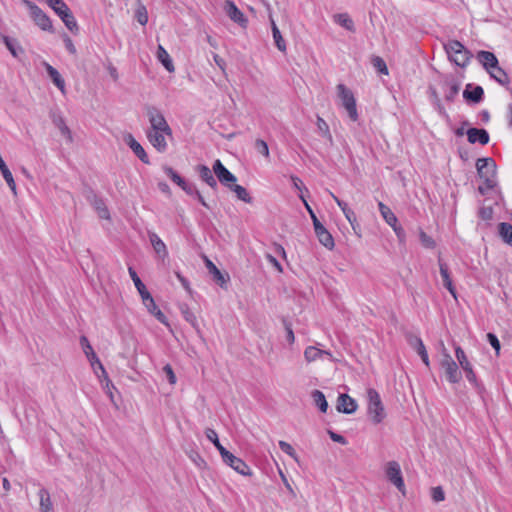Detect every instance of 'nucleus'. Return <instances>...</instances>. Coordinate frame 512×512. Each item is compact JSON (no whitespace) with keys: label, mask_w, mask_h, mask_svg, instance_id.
I'll list each match as a JSON object with an SVG mask.
<instances>
[{"label":"nucleus","mask_w":512,"mask_h":512,"mask_svg":"<svg viewBox=\"0 0 512 512\" xmlns=\"http://www.w3.org/2000/svg\"><path fill=\"white\" fill-rule=\"evenodd\" d=\"M142 302L152 315L158 309L151 294H145L144 298H142Z\"/></svg>","instance_id":"603ef678"},{"label":"nucleus","mask_w":512,"mask_h":512,"mask_svg":"<svg viewBox=\"0 0 512 512\" xmlns=\"http://www.w3.org/2000/svg\"><path fill=\"white\" fill-rule=\"evenodd\" d=\"M372 64L377 69V71L381 74L387 75L388 74V68L385 63V61L381 57H374L372 59Z\"/></svg>","instance_id":"3c124183"},{"label":"nucleus","mask_w":512,"mask_h":512,"mask_svg":"<svg viewBox=\"0 0 512 512\" xmlns=\"http://www.w3.org/2000/svg\"><path fill=\"white\" fill-rule=\"evenodd\" d=\"M358 405L356 401L348 394H340L337 401V410L344 414H353Z\"/></svg>","instance_id":"f3484780"},{"label":"nucleus","mask_w":512,"mask_h":512,"mask_svg":"<svg viewBox=\"0 0 512 512\" xmlns=\"http://www.w3.org/2000/svg\"><path fill=\"white\" fill-rule=\"evenodd\" d=\"M65 26L71 31L76 32L78 30V25L75 20V17L73 16L70 8L66 9L64 12L58 15Z\"/></svg>","instance_id":"473e14b6"},{"label":"nucleus","mask_w":512,"mask_h":512,"mask_svg":"<svg viewBox=\"0 0 512 512\" xmlns=\"http://www.w3.org/2000/svg\"><path fill=\"white\" fill-rule=\"evenodd\" d=\"M43 66L46 69V72L50 79L52 80L53 84L61 91L63 95L66 94V86L65 81L60 75V73L48 62H43Z\"/></svg>","instance_id":"6ab92c4d"},{"label":"nucleus","mask_w":512,"mask_h":512,"mask_svg":"<svg viewBox=\"0 0 512 512\" xmlns=\"http://www.w3.org/2000/svg\"><path fill=\"white\" fill-rule=\"evenodd\" d=\"M345 218L347 221L351 224V226L354 228L355 223H357V218L354 213V211L350 208H348L345 212H343Z\"/></svg>","instance_id":"0e129e2a"},{"label":"nucleus","mask_w":512,"mask_h":512,"mask_svg":"<svg viewBox=\"0 0 512 512\" xmlns=\"http://www.w3.org/2000/svg\"><path fill=\"white\" fill-rule=\"evenodd\" d=\"M314 231L319 242L329 250L335 246L334 239L330 232L322 225L319 219H314Z\"/></svg>","instance_id":"ddd939ff"},{"label":"nucleus","mask_w":512,"mask_h":512,"mask_svg":"<svg viewBox=\"0 0 512 512\" xmlns=\"http://www.w3.org/2000/svg\"><path fill=\"white\" fill-rule=\"evenodd\" d=\"M39 505L41 512H53V504L51 501L50 494L45 488H41L38 491Z\"/></svg>","instance_id":"cd10ccee"},{"label":"nucleus","mask_w":512,"mask_h":512,"mask_svg":"<svg viewBox=\"0 0 512 512\" xmlns=\"http://www.w3.org/2000/svg\"><path fill=\"white\" fill-rule=\"evenodd\" d=\"M338 97L341 99L342 106L348 113L349 118L352 121L358 120V112L356 107V99L352 91L347 88L344 84L337 85Z\"/></svg>","instance_id":"39448f33"},{"label":"nucleus","mask_w":512,"mask_h":512,"mask_svg":"<svg viewBox=\"0 0 512 512\" xmlns=\"http://www.w3.org/2000/svg\"><path fill=\"white\" fill-rule=\"evenodd\" d=\"M316 124H317V128H318L320 134L323 137L331 140L332 139V135L330 133V129H329V126L326 123V121L323 118H321V117H317V123Z\"/></svg>","instance_id":"09e8293b"},{"label":"nucleus","mask_w":512,"mask_h":512,"mask_svg":"<svg viewBox=\"0 0 512 512\" xmlns=\"http://www.w3.org/2000/svg\"><path fill=\"white\" fill-rule=\"evenodd\" d=\"M205 435L209 441H211L216 449L219 451L221 458L227 454L228 450L220 443L218 434L212 428H207L205 430Z\"/></svg>","instance_id":"c756f323"},{"label":"nucleus","mask_w":512,"mask_h":512,"mask_svg":"<svg viewBox=\"0 0 512 512\" xmlns=\"http://www.w3.org/2000/svg\"><path fill=\"white\" fill-rule=\"evenodd\" d=\"M271 28H272V35H273L275 45L281 52H285L286 51L285 40L283 39L281 32L273 19H271Z\"/></svg>","instance_id":"f704fd0d"},{"label":"nucleus","mask_w":512,"mask_h":512,"mask_svg":"<svg viewBox=\"0 0 512 512\" xmlns=\"http://www.w3.org/2000/svg\"><path fill=\"white\" fill-rule=\"evenodd\" d=\"M89 362L91 364L92 369L94 370V373L98 377L103 376L105 379H108L107 372H106L104 366L102 365L101 361L99 360L98 356H96V359L89 360ZM107 381L109 382V380H107Z\"/></svg>","instance_id":"79ce46f5"},{"label":"nucleus","mask_w":512,"mask_h":512,"mask_svg":"<svg viewBox=\"0 0 512 512\" xmlns=\"http://www.w3.org/2000/svg\"><path fill=\"white\" fill-rule=\"evenodd\" d=\"M431 497H432L433 501H435V502L443 501L445 499V493H444L442 487H440V486L433 487L431 490Z\"/></svg>","instance_id":"6e6d98bb"},{"label":"nucleus","mask_w":512,"mask_h":512,"mask_svg":"<svg viewBox=\"0 0 512 512\" xmlns=\"http://www.w3.org/2000/svg\"><path fill=\"white\" fill-rule=\"evenodd\" d=\"M477 173L483 181L479 185L478 191L485 195L487 191L493 189L497 184L496 163L492 158H479L476 162Z\"/></svg>","instance_id":"f257e3e1"},{"label":"nucleus","mask_w":512,"mask_h":512,"mask_svg":"<svg viewBox=\"0 0 512 512\" xmlns=\"http://www.w3.org/2000/svg\"><path fill=\"white\" fill-rule=\"evenodd\" d=\"M223 9L233 22L239 24L241 27H246L248 20L233 1L226 0Z\"/></svg>","instance_id":"f8f14e48"},{"label":"nucleus","mask_w":512,"mask_h":512,"mask_svg":"<svg viewBox=\"0 0 512 512\" xmlns=\"http://www.w3.org/2000/svg\"><path fill=\"white\" fill-rule=\"evenodd\" d=\"M459 90H460V85L457 82L452 81V82L448 83L447 89L445 91V99L447 101H453L454 98L459 93Z\"/></svg>","instance_id":"c03bdc74"},{"label":"nucleus","mask_w":512,"mask_h":512,"mask_svg":"<svg viewBox=\"0 0 512 512\" xmlns=\"http://www.w3.org/2000/svg\"><path fill=\"white\" fill-rule=\"evenodd\" d=\"M420 241L421 244L426 248H434L435 247V241L427 235L424 231L420 232Z\"/></svg>","instance_id":"13d9d810"},{"label":"nucleus","mask_w":512,"mask_h":512,"mask_svg":"<svg viewBox=\"0 0 512 512\" xmlns=\"http://www.w3.org/2000/svg\"><path fill=\"white\" fill-rule=\"evenodd\" d=\"M378 208H379V211H380L382 217L384 218V220L386 221V223L389 226H394L395 224H397L398 219H397L396 215L392 212V210L387 205H385L382 202H379Z\"/></svg>","instance_id":"2f4dec72"},{"label":"nucleus","mask_w":512,"mask_h":512,"mask_svg":"<svg viewBox=\"0 0 512 512\" xmlns=\"http://www.w3.org/2000/svg\"><path fill=\"white\" fill-rule=\"evenodd\" d=\"M439 270H440V275L442 277L443 283L451 280L448 266L445 263H443L441 260H439Z\"/></svg>","instance_id":"680f3d73"},{"label":"nucleus","mask_w":512,"mask_h":512,"mask_svg":"<svg viewBox=\"0 0 512 512\" xmlns=\"http://www.w3.org/2000/svg\"><path fill=\"white\" fill-rule=\"evenodd\" d=\"M476 58L486 71H490L491 68L496 67L499 63L497 57L489 51H479L476 55Z\"/></svg>","instance_id":"412c9836"},{"label":"nucleus","mask_w":512,"mask_h":512,"mask_svg":"<svg viewBox=\"0 0 512 512\" xmlns=\"http://www.w3.org/2000/svg\"><path fill=\"white\" fill-rule=\"evenodd\" d=\"M166 132L149 130L147 132V138L152 146L158 152H164L167 149Z\"/></svg>","instance_id":"a211bd4d"},{"label":"nucleus","mask_w":512,"mask_h":512,"mask_svg":"<svg viewBox=\"0 0 512 512\" xmlns=\"http://www.w3.org/2000/svg\"><path fill=\"white\" fill-rule=\"evenodd\" d=\"M468 141L472 144L486 145L489 142V134L485 129L470 128L467 130Z\"/></svg>","instance_id":"aec40b11"},{"label":"nucleus","mask_w":512,"mask_h":512,"mask_svg":"<svg viewBox=\"0 0 512 512\" xmlns=\"http://www.w3.org/2000/svg\"><path fill=\"white\" fill-rule=\"evenodd\" d=\"M498 230L502 240L512 246V225L510 223L502 222L499 224Z\"/></svg>","instance_id":"c9c22d12"},{"label":"nucleus","mask_w":512,"mask_h":512,"mask_svg":"<svg viewBox=\"0 0 512 512\" xmlns=\"http://www.w3.org/2000/svg\"><path fill=\"white\" fill-rule=\"evenodd\" d=\"M455 356H456V359H457L460 367L465 372L467 380L471 384L477 385V378H476V374L474 373L473 366L470 363V361L468 360L464 350L460 346L455 347Z\"/></svg>","instance_id":"1a4fd4ad"},{"label":"nucleus","mask_w":512,"mask_h":512,"mask_svg":"<svg viewBox=\"0 0 512 512\" xmlns=\"http://www.w3.org/2000/svg\"><path fill=\"white\" fill-rule=\"evenodd\" d=\"M328 434L330 436V438L334 441V442H337L339 444H342V445H345L347 444V440L345 439V437H343L342 435L340 434H337L331 430L328 431Z\"/></svg>","instance_id":"338daca9"},{"label":"nucleus","mask_w":512,"mask_h":512,"mask_svg":"<svg viewBox=\"0 0 512 512\" xmlns=\"http://www.w3.org/2000/svg\"><path fill=\"white\" fill-rule=\"evenodd\" d=\"M89 362L91 364L92 369L94 370V373L98 377L103 376L105 379H108L107 372H106L104 366L102 365L101 361L99 360L98 356H96V359L89 360ZM107 381L109 382V380H107Z\"/></svg>","instance_id":"a19ab883"},{"label":"nucleus","mask_w":512,"mask_h":512,"mask_svg":"<svg viewBox=\"0 0 512 512\" xmlns=\"http://www.w3.org/2000/svg\"><path fill=\"white\" fill-rule=\"evenodd\" d=\"M181 310L185 320L193 326H196L197 319L194 313H192L187 306L183 307Z\"/></svg>","instance_id":"052dcab7"},{"label":"nucleus","mask_w":512,"mask_h":512,"mask_svg":"<svg viewBox=\"0 0 512 512\" xmlns=\"http://www.w3.org/2000/svg\"><path fill=\"white\" fill-rule=\"evenodd\" d=\"M213 171L217 176L218 180L225 186L233 184L236 182V177L232 174L220 160H216L213 164Z\"/></svg>","instance_id":"4468645a"},{"label":"nucleus","mask_w":512,"mask_h":512,"mask_svg":"<svg viewBox=\"0 0 512 512\" xmlns=\"http://www.w3.org/2000/svg\"><path fill=\"white\" fill-rule=\"evenodd\" d=\"M165 173L183 190H188V184L175 170L171 167H164Z\"/></svg>","instance_id":"ea45409f"},{"label":"nucleus","mask_w":512,"mask_h":512,"mask_svg":"<svg viewBox=\"0 0 512 512\" xmlns=\"http://www.w3.org/2000/svg\"><path fill=\"white\" fill-rule=\"evenodd\" d=\"M25 4L29 8L30 15L35 24L44 31H52V22L48 15L41 8L30 1H25Z\"/></svg>","instance_id":"0eeeda50"},{"label":"nucleus","mask_w":512,"mask_h":512,"mask_svg":"<svg viewBox=\"0 0 512 512\" xmlns=\"http://www.w3.org/2000/svg\"><path fill=\"white\" fill-rule=\"evenodd\" d=\"M484 96V90L481 86L473 87L471 84H468L463 92V97L467 101H471L473 103H479L482 101Z\"/></svg>","instance_id":"4be33fe9"},{"label":"nucleus","mask_w":512,"mask_h":512,"mask_svg":"<svg viewBox=\"0 0 512 512\" xmlns=\"http://www.w3.org/2000/svg\"><path fill=\"white\" fill-rule=\"evenodd\" d=\"M410 344L414 347V349L416 350L417 354L420 356V358L423 361V363L425 364V366L429 367L430 366L429 356H428L426 347H425L423 341L421 340V338H419V337L411 338Z\"/></svg>","instance_id":"5701e85b"},{"label":"nucleus","mask_w":512,"mask_h":512,"mask_svg":"<svg viewBox=\"0 0 512 512\" xmlns=\"http://www.w3.org/2000/svg\"><path fill=\"white\" fill-rule=\"evenodd\" d=\"M53 123L58 128L61 136H63L68 143H72L73 142L72 132L69 129V127L66 125L63 117L54 116Z\"/></svg>","instance_id":"bb28decb"},{"label":"nucleus","mask_w":512,"mask_h":512,"mask_svg":"<svg viewBox=\"0 0 512 512\" xmlns=\"http://www.w3.org/2000/svg\"><path fill=\"white\" fill-rule=\"evenodd\" d=\"M222 460L225 464L230 466L237 473L243 476L252 475L250 467L242 459L236 457L231 452L228 451L227 454L222 457Z\"/></svg>","instance_id":"9b49d317"},{"label":"nucleus","mask_w":512,"mask_h":512,"mask_svg":"<svg viewBox=\"0 0 512 512\" xmlns=\"http://www.w3.org/2000/svg\"><path fill=\"white\" fill-rule=\"evenodd\" d=\"M199 177L202 181H204L211 188L215 189L217 187V181L214 178L211 169L206 165H199L196 168Z\"/></svg>","instance_id":"393cba45"},{"label":"nucleus","mask_w":512,"mask_h":512,"mask_svg":"<svg viewBox=\"0 0 512 512\" xmlns=\"http://www.w3.org/2000/svg\"><path fill=\"white\" fill-rule=\"evenodd\" d=\"M291 181H292L293 187L295 189H297L298 191H300L301 193L303 192V190H306L303 182L297 176H291Z\"/></svg>","instance_id":"774afa93"},{"label":"nucleus","mask_w":512,"mask_h":512,"mask_svg":"<svg viewBox=\"0 0 512 512\" xmlns=\"http://www.w3.org/2000/svg\"><path fill=\"white\" fill-rule=\"evenodd\" d=\"M3 42H4L5 46L7 47V49L10 51V53L14 57H18L19 54H22L24 52L23 48L19 45V43L15 39H11L8 36H3Z\"/></svg>","instance_id":"4c0bfd02"},{"label":"nucleus","mask_w":512,"mask_h":512,"mask_svg":"<svg viewBox=\"0 0 512 512\" xmlns=\"http://www.w3.org/2000/svg\"><path fill=\"white\" fill-rule=\"evenodd\" d=\"M187 194L194 196L204 207L210 209L209 204L205 201L199 190L192 184H188V190H184Z\"/></svg>","instance_id":"de8ad7c7"},{"label":"nucleus","mask_w":512,"mask_h":512,"mask_svg":"<svg viewBox=\"0 0 512 512\" xmlns=\"http://www.w3.org/2000/svg\"><path fill=\"white\" fill-rule=\"evenodd\" d=\"M279 447L284 453L292 457L294 460L298 461V457L294 448L288 442L282 440L279 441Z\"/></svg>","instance_id":"864d4df0"},{"label":"nucleus","mask_w":512,"mask_h":512,"mask_svg":"<svg viewBox=\"0 0 512 512\" xmlns=\"http://www.w3.org/2000/svg\"><path fill=\"white\" fill-rule=\"evenodd\" d=\"M157 59L161 64L165 67V69L169 72H173L175 70V67L173 65V61L169 55V53L166 51V49L159 45L157 48Z\"/></svg>","instance_id":"a878e982"},{"label":"nucleus","mask_w":512,"mask_h":512,"mask_svg":"<svg viewBox=\"0 0 512 512\" xmlns=\"http://www.w3.org/2000/svg\"><path fill=\"white\" fill-rule=\"evenodd\" d=\"M388 480L401 492L405 490V483L402 477L401 468L398 462L389 461L385 467Z\"/></svg>","instance_id":"6e6552de"},{"label":"nucleus","mask_w":512,"mask_h":512,"mask_svg":"<svg viewBox=\"0 0 512 512\" xmlns=\"http://www.w3.org/2000/svg\"><path fill=\"white\" fill-rule=\"evenodd\" d=\"M128 272L141 298H144L145 294H150L149 291L146 289V286L143 284V282L137 275L136 271L132 267L128 268Z\"/></svg>","instance_id":"e433bc0d"},{"label":"nucleus","mask_w":512,"mask_h":512,"mask_svg":"<svg viewBox=\"0 0 512 512\" xmlns=\"http://www.w3.org/2000/svg\"><path fill=\"white\" fill-rule=\"evenodd\" d=\"M2 175H3V178L5 179L6 183L10 187L11 191L14 194H16V184H15L13 175L10 172V170L9 169L5 170L4 172H2Z\"/></svg>","instance_id":"4d7b16f0"},{"label":"nucleus","mask_w":512,"mask_h":512,"mask_svg":"<svg viewBox=\"0 0 512 512\" xmlns=\"http://www.w3.org/2000/svg\"><path fill=\"white\" fill-rule=\"evenodd\" d=\"M205 266L208 269L209 273L212 275L213 280L222 288L227 287V283L229 281V275L227 273H222L216 265L207 257L204 258Z\"/></svg>","instance_id":"2eb2a0df"},{"label":"nucleus","mask_w":512,"mask_h":512,"mask_svg":"<svg viewBox=\"0 0 512 512\" xmlns=\"http://www.w3.org/2000/svg\"><path fill=\"white\" fill-rule=\"evenodd\" d=\"M89 362L91 364L92 369L94 370V373L98 377L103 376L105 379H108L107 372H106L104 366L102 365L101 361L99 360L98 356H96V359L89 360ZM107 381L109 382V380H107Z\"/></svg>","instance_id":"37998d69"},{"label":"nucleus","mask_w":512,"mask_h":512,"mask_svg":"<svg viewBox=\"0 0 512 512\" xmlns=\"http://www.w3.org/2000/svg\"><path fill=\"white\" fill-rule=\"evenodd\" d=\"M126 145L134 152V154L145 164L149 163V158L142 145L133 137L132 134L128 133L123 138Z\"/></svg>","instance_id":"dca6fc26"},{"label":"nucleus","mask_w":512,"mask_h":512,"mask_svg":"<svg viewBox=\"0 0 512 512\" xmlns=\"http://www.w3.org/2000/svg\"><path fill=\"white\" fill-rule=\"evenodd\" d=\"M228 188L236 194L239 200L245 203L252 202V197L250 196L246 188H244L243 186L235 184L234 182L233 184L228 185Z\"/></svg>","instance_id":"72a5a7b5"},{"label":"nucleus","mask_w":512,"mask_h":512,"mask_svg":"<svg viewBox=\"0 0 512 512\" xmlns=\"http://www.w3.org/2000/svg\"><path fill=\"white\" fill-rule=\"evenodd\" d=\"M367 397H368V405H367L368 416L370 417L371 421L374 424H379L386 417L385 408L381 401L380 395L375 389L370 388L367 391Z\"/></svg>","instance_id":"7ed1b4c3"},{"label":"nucleus","mask_w":512,"mask_h":512,"mask_svg":"<svg viewBox=\"0 0 512 512\" xmlns=\"http://www.w3.org/2000/svg\"><path fill=\"white\" fill-rule=\"evenodd\" d=\"M150 242L155 250V252L162 258L167 257L168 251L165 243L160 239V237L153 233L150 235Z\"/></svg>","instance_id":"7c9ffc66"},{"label":"nucleus","mask_w":512,"mask_h":512,"mask_svg":"<svg viewBox=\"0 0 512 512\" xmlns=\"http://www.w3.org/2000/svg\"><path fill=\"white\" fill-rule=\"evenodd\" d=\"M164 373L170 384L174 385L176 383V375L170 365H165L163 368Z\"/></svg>","instance_id":"e2e57ef3"},{"label":"nucleus","mask_w":512,"mask_h":512,"mask_svg":"<svg viewBox=\"0 0 512 512\" xmlns=\"http://www.w3.org/2000/svg\"><path fill=\"white\" fill-rule=\"evenodd\" d=\"M487 72L489 73L490 77L500 85L506 87L510 84L508 74L499 66V63L496 67L491 68V70Z\"/></svg>","instance_id":"b1692460"},{"label":"nucleus","mask_w":512,"mask_h":512,"mask_svg":"<svg viewBox=\"0 0 512 512\" xmlns=\"http://www.w3.org/2000/svg\"><path fill=\"white\" fill-rule=\"evenodd\" d=\"M317 345H311L307 346L304 350V358L307 363H312L318 360H323L324 358H327L329 361L334 362L335 358L333 357L332 353L328 350L320 349Z\"/></svg>","instance_id":"9d476101"},{"label":"nucleus","mask_w":512,"mask_h":512,"mask_svg":"<svg viewBox=\"0 0 512 512\" xmlns=\"http://www.w3.org/2000/svg\"><path fill=\"white\" fill-rule=\"evenodd\" d=\"M345 218L347 221L351 224V226L354 228L355 223H357V218L354 213V211L350 208H348L345 212H343Z\"/></svg>","instance_id":"69168bd1"},{"label":"nucleus","mask_w":512,"mask_h":512,"mask_svg":"<svg viewBox=\"0 0 512 512\" xmlns=\"http://www.w3.org/2000/svg\"><path fill=\"white\" fill-rule=\"evenodd\" d=\"M440 367L443 369L448 382L455 384L461 380L462 374L458 368V364L444 346L441 352Z\"/></svg>","instance_id":"20e7f679"},{"label":"nucleus","mask_w":512,"mask_h":512,"mask_svg":"<svg viewBox=\"0 0 512 512\" xmlns=\"http://www.w3.org/2000/svg\"><path fill=\"white\" fill-rule=\"evenodd\" d=\"M333 20L335 23H337L341 27L345 28L346 30L351 31V32L355 31L354 22L347 13L335 14L333 16Z\"/></svg>","instance_id":"c85d7f7f"},{"label":"nucleus","mask_w":512,"mask_h":512,"mask_svg":"<svg viewBox=\"0 0 512 512\" xmlns=\"http://www.w3.org/2000/svg\"><path fill=\"white\" fill-rule=\"evenodd\" d=\"M146 114L151 126L150 130L166 132L168 137L172 136V130L159 109L149 106L146 108Z\"/></svg>","instance_id":"423d86ee"},{"label":"nucleus","mask_w":512,"mask_h":512,"mask_svg":"<svg viewBox=\"0 0 512 512\" xmlns=\"http://www.w3.org/2000/svg\"><path fill=\"white\" fill-rule=\"evenodd\" d=\"M94 208L98 213V216L102 219H109L110 214L109 210L106 207L105 203L101 199H96L94 201Z\"/></svg>","instance_id":"49530a36"},{"label":"nucleus","mask_w":512,"mask_h":512,"mask_svg":"<svg viewBox=\"0 0 512 512\" xmlns=\"http://www.w3.org/2000/svg\"><path fill=\"white\" fill-rule=\"evenodd\" d=\"M47 3L57 15L69 8L63 0H47Z\"/></svg>","instance_id":"8fccbe9b"},{"label":"nucleus","mask_w":512,"mask_h":512,"mask_svg":"<svg viewBox=\"0 0 512 512\" xmlns=\"http://www.w3.org/2000/svg\"><path fill=\"white\" fill-rule=\"evenodd\" d=\"M445 52L451 62L459 67H466L472 57L470 51L457 40H449L444 44Z\"/></svg>","instance_id":"f03ea898"},{"label":"nucleus","mask_w":512,"mask_h":512,"mask_svg":"<svg viewBox=\"0 0 512 512\" xmlns=\"http://www.w3.org/2000/svg\"><path fill=\"white\" fill-rule=\"evenodd\" d=\"M136 17H137V21L141 25H146L147 24V22H148V14H147V10H146L145 6L140 5L137 8V10H136Z\"/></svg>","instance_id":"5fc2aeb1"},{"label":"nucleus","mask_w":512,"mask_h":512,"mask_svg":"<svg viewBox=\"0 0 512 512\" xmlns=\"http://www.w3.org/2000/svg\"><path fill=\"white\" fill-rule=\"evenodd\" d=\"M254 148L256 150V152L260 155H262L265 159H269L270 158V152H269V147H268V144L262 140V139H257L254 143Z\"/></svg>","instance_id":"a18cd8bd"},{"label":"nucleus","mask_w":512,"mask_h":512,"mask_svg":"<svg viewBox=\"0 0 512 512\" xmlns=\"http://www.w3.org/2000/svg\"><path fill=\"white\" fill-rule=\"evenodd\" d=\"M314 404L319 408V410L325 413L328 409V403L326 401L325 395L320 390H314L311 394Z\"/></svg>","instance_id":"58836bf2"},{"label":"nucleus","mask_w":512,"mask_h":512,"mask_svg":"<svg viewBox=\"0 0 512 512\" xmlns=\"http://www.w3.org/2000/svg\"><path fill=\"white\" fill-rule=\"evenodd\" d=\"M487 340L490 343V345L495 349L496 355H499L501 346L497 336L493 333H488Z\"/></svg>","instance_id":"bf43d9fd"}]
</instances>
